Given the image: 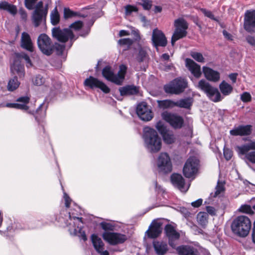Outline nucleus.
Wrapping results in <instances>:
<instances>
[{"instance_id":"nucleus-1","label":"nucleus","mask_w":255,"mask_h":255,"mask_svg":"<svg viewBox=\"0 0 255 255\" xmlns=\"http://www.w3.org/2000/svg\"><path fill=\"white\" fill-rule=\"evenodd\" d=\"M143 138L146 147L151 152H157L161 148V139L156 131L149 127L143 129Z\"/></svg>"},{"instance_id":"nucleus-2","label":"nucleus","mask_w":255,"mask_h":255,"mask_svg":"<svg viewBox=\"0 0 255 255\" xmlns=\"http://www.w3.org/2000/svg\"><path fill=\"white\" fill-rule=\"evenodd\" d=\"M251 228V222L245 216H240L234 220L231 225L233 232L240 237L247 236Z\"/></svg>"},{"instance_id":"nucleus-3","label":"nucleus","mask_w":255,"mask_h":255,"mask_svg":"<svg viewBox=\"0 0 255 255\" xmlns=\"http://www.w3.org/2000/svg\"><path fill=\"white\" fill-rule=\"evenodd\" d=\"M187 87V80L184 78L178 77L165 85L163 89L167 94L180 95L184 92Z\"/></svg>"},{"instance_id":"nucleus-4","label":"nucleus","mask_w":255,"mask_h":255,"mask_svg":"<svg viewBox=\"0 0 255 255\" xmlns=\"http://www.w3.org/2000/svg\"><path fill=\"white\" fill-rule=\"evenodd\" d=\"M127 69V67L125 65H122L120 66V70L118 74L116 75L112 71L111 67L107 66L103 69L102 75L107 80L120 85L125 79Z\"/></svg>"},{"instance_id":"nucleus-5","label":"nucleus","mask_w":255,"mask_h":255,"mask_svg":"<svg viewBox=\"0 0 255 255\" xmlns=\"http://www.w3.org/2000/svg\"><path fill=\"white\" fill-rule=\"evenodd\" d=\"M198 88L203 91L208 97L214 102H218L222 100L220 93L217 88L213 87L205 80L199 81Z\"/></svg>"},{"instance_id":"nucleus-6","label":"nucleus","mask_w":255,"mask_h":255,"mask_svg":"<svg viewBox=\"0 0 255 255\" xmlns=\"http://www.w3.org/2000/svg\"><path fill=\"white\" fill-rule=\"evenodd\" d=\"M38 48L42 54L50 56L54 51V45L51 39L46 34H40L37 40Z\"/></svg>"},{"instance_id":"nucleus-7","label":"nucleus","mask_w":255,"mask_h":255,"mask_svg":"<svg viewBox=\"0 0 255 255\" xmlns=\"http://www.w3.org/2000/svg\"><path fill=\"white\" fill-rule=\"evenodd\" d=\"M48 13V5L43 7V2L39 1L35 7L31 19L35 27H38L43 21L45 22Z\"/></svg>"},{"instance_id":"nucleus-8","label":"nucleus","mask_w":255,"mask_h":255,"mask_svg":"<svg viewBox=\"0 0 255 255\" xmlns=\"http://www.w3.org/2000/svg\"><path fill=\"white\" fill-rule=\"evenodd\" d=\"M175 31L171 38V44L174 45L175 42L184 37L187 34V29L188 24L186 21L183 18H180L174 21Z\"/></svg>"},{"instance_id":"nucleus-9","label":"nucleus","mask_w":255,"mask_h":255,"mask_svg":"<svg viewBox=\"0 0 255 255\" xmlns=\"http://www.w3.org/2000/svg\"><path fill=\"white\" fill-rule=\"evenodd\" d=\"M200 167V161L195 156H191L186 160L183 168V173L186 178H191L196 175Z\"/></svg>"},{"instance_id":"nucleus-10","label":"nucleus","mask_w":255,"mask_h":255,"mask_svg":"<svg viewBox=\"0 0 255 255\" xmlns=\"http://www.w3.org/2000/svg\"><path fill=\"white\" fill-rule=\"evenodd\" d=\"M102 236L105 241L112 246L122 244L128 239L126 235L114 232H104Z\"/></svg>"},{"instance_id":"nucleus-11","label":"nucleus","mask_w":255,"mask_h":255,"mask_svg":"<svg viewBox=\"0 0 255 255\" xmlns=\"http://www.w3.org/2000/svg\"><path fill=\"white\" fill-rule=\"evenodd\" d=\"M161 116L162 119L168 123L174 128L180 129L183 126L184 119L181 116L167 112H163Z\"/></svg>"},{"instance_id":"nucleus-12","label":"nucleus","mask_w":255,"mask_h":255,"mask_svg":"<svg viewBox=\"0 0 255 255\" xmlns=\"http://www.w3.org/2000/svg\"><path fill=\"white\" fill-rule=\"evenodd\" d=\"M52 34L53 37L63 43L73 39L74 36L72 31L68 28L61 29L59 27H54L52 30Z\"/></svg>"},{"instance_id":"nucleus-13","label":"nucleus","mask_w":255,"mask_h":255,"mask_svg":"<svg viewBox=\"0 0 255 255\" xmlns=\"http://www.w3.org/2000/svg\"><path fill=\"white\" fill-rule=\"evenodd\" d=\"M244 28L247 32L252 33L255 31V10L246 11L244 14Z\"/></svg>"},{"instance_id":"nucleus-14","label":"nucleus","mask_w":255,"mask_h":255,"mask_svg":"<svg viewBox=\"0 0 255 255\" xmlns=\"http://www.w3.org/2000/svg\"><path fill=\"white\" fill-rule=\"evenodd\" d=\"M85 86L91 89L98 88L104 93L108 94L110 92V89L102 81L93 76H90L85 79L84 82Z\"/></svg>"},{"instance_id":"nucleus-15","label":"nucleus","mask_w":255,"mask_h":255,"mask_svg":"<svg viewBox=\"0 0 255 255\" xmlns=\"http://www.w3.org/2000/svg\"><path fill=\"white\" fill-rule=\"evenodd\" d=\"M157 166L159 169L164 173L170 172L172 170V163L169 155L166 152H161L157 159Z\"/></svg>"},{"instance_id":"nucleus-16","label":"nucleus","mask_w":255,"mask_h":255,"mask_svg":"<svg viewBox=\"0 0 255 255\" xmlns=\"http://www.w3.org/2000/svg\"><path fill=\"white\" fill-rule=\"evenodd\" d=\"M153 45L158 50V47H165L167 44V40L163 32L157 28L153 30L152 34Z\"/></svg>"},{"instance_id":"nucleus-17","label":"nucleus","mask_w":255,"mask_h":255,"mask_svg":"<svg viewBox=\"0 0 255 255\" xmlns=\"http://www.w3.org/2000/svg\"><path fill=\"white\" fill-rule=\"evenodd\" d=\"M156 129L162 136L164 141L167 144H171L174 141V136L171 131H169L161 121L156 123Z\"/></svg>"},{"instance_id":"nucleus-18","label":"nucleus","mask_w":255,"mask_h":255,"mask_svg":"<svg viewBox=\"0 0 255 255\" xmlns=\"http://www.w3.org/2000/svg\"><path fill=\"white\" fill-rule=\"evenodd\" d=\"M136 112L138 116L142 121H149L153 118L151 111L145 102H142L137 105Z\"/></svg>"},{"instance_id":"nucleus-19","label":"nucleus","mask_w":255,"mask_h":255,"mask_svg":"<svg viewBox=\"0 0 255 255\" xmlns=\"http://www.w3.org/2000/svg\"><path fill=\"white\" fill-rule=\"evenodd\" d=\"M29 100L30 98L28 96L20 97L16 100V102L21 103H7L4 106L27 111L29 107L26 105L29 102Z\"/></svg>"},{"instance_id":"nucleus-20","label":"nucleus","mask_w":255,"mask_h":255,"mask_svg":"<svg viewBox=\"0 0 255 255\" xmlns=\"http://www.w3.org/2000/svg\"><path fill=\"white\" fill-rule=\"evenodd\" d=\"M185 66L195 77L199 78L201 77L202 75L201 67L193 60L186 58L185 59Z\"/></svg>"},{"instance_id":"nucleus-21","label":"nucleus","mask_w":255,"mask_h":255,"mask_svg":"<svg viewBox=\"0 0 255 255\" xmlns=\"http://www.w3.org/2000/svg\"><path fill=\"white\" fill-rule=\"evenodd\" d=\"M72 219L74 220V225H77V227L74 229L73 232L71 231V233L75 236H78L83 241H86L87 238L85 231L82 228V224H83L82 218L73 217Z\"/></svg>"},{"instance_id":"nucleus-22","label":"nucleus","mask_w":255,"mask_h":255,"mask_svg":"<svg viewBox=\"0 0 255 255\" xmlns=\"http://www.w3.org/2000/svg\"><path fill=\"white\" fill-rule=\"evenodd\" d=\"M252 126L251 125L239 126L230 131L231 135L233 136H247L251 134Z\"/></svg>"},{"instance_id":"nucleus-23","label":"nucleus","mask_w":255,"mask_h":255,"mask_svg":"<svg viewBox=\"0 0 255 255\" xmlns=\"http://www.w3.org/2000/svg\"><path fill=\"white\" fill-rule=\"evenodd\" d=\"M172 183L182 192H186L188 188L185 187V180L181 175L179 174H173L171 176Z\"/></svg>"},{"instance_id":"nucleus-24","label":"nucleus","mask_w":255,"mask_h":255,"mask_svg":"<svg viewBox=\"0 0 255 255\" xmlns=\"http://www.w3.org/2000/svg\"><path fill=\"white\" fill-rule=\"evenodd\" d=\"M161 232V224L155 222L152 223L149 229L146 231V234L149 238L154 239L158 237Z\"/></svg>"},{"instance_id":"nucleus-25","label":"nucleus","mask_w":255,"mask_h":255,"mask_svg":"<svg viewBox=\"0 0 255 255\" xmlns=\"http://www.w3.org/2000/svg\"><path fill=\"white\" fill-rule=\"evenodd\" d=\"M21 47L30 52L34 51V45L31 37L28 33L23 32L21 34L20 39Z\"/></svg>"},{"instance_id":"nucleus-26","label":"nucleus","mask_w":255,"mask_h":255,"mask_svg":"<svg viewBox=\"0 0 255 255\" xmlns=\"http://www.w3.org/2000/svg\"><path fill=\"white\" fill-rule=\"evenodd\" d=\"M203 72L205 77L209 81L217 82L220 79V73L209 67L204 66Z\"/></svg>"},{"instance_id":"nucleus-27","label":"nucleus","mask_w":255,"mask_h":255,"mask_svg":"<svg viewBox=\"0 0 255 255\" xmlns=\"http://www.w3.org/2000/svg\"><path fill=\"white\" fill-rule=\"evenodd\" d=\"M120 95L122 96L137 95L139 92V88L134 85H127L119 88Z\"/></svg>"},{"instance_id":"nucleus-28","label":"nucleus","mask_w":255,"mask_h":255,"mask_svg":"<svg viewBox=\"0 0 255 255\" xmlns=\"http://www.w3.org/2000/svg\"><path fill=\"white\" fill-rule=\"evenodd\" d=\"M153 247L157 255H164L168 250L167 244L162 241H153Z\"/></svg>"},{"instance_id":"nucleus-29","label":"nucleus","mask_w":255,"mask_h":255,"mask_svg":"<svg viewBox=\"0 0 255 255\" xmlns=\"http://www.w3.org/2000/svg\"><path fill=\"white\" fill-rule=\"evenodd\" d=\"M91 239L94 248L97 253H101L104 250L105 244L101 238L97 235L92 234Z\"/></svg>"},{"instance_id":"nucleus-30","label":"nucleus","mask_w":255,"mask_h":255,"mask_svg":"<svg viewBox=\"0 0 255 255\" xmlns=\"http://www.w3.org/2000/svg\"><path fill=\"white\" fill-rule=\"evenodd\" d=\"M165 232L169 240H178L180 238V234L170 224H167L165 226Z\"/></svg>"},{"instance_id":"nucleus-31","label":"nucleus","mask_w":255,"mask_h":255,"mask_svg":"<svg viewBox=\"0 0 255 255\" xmlns=\"http://www.w3.org/2000/svg\"><path fill=\"white\" fill-rule=\"evenodd\" d=\"M11 71L13 74H17L20 78L24 76L25 72L23 65L18 63L16 61H15L11 66Z\"/></svg>"},{"instance_id":"nucleus-32","label":"nucleus","mask_w":255,"mask_h":255,"mask_svg":"<svg viewBox=\"0 0 255 255\" xmlns=\"http://www.w3.org/2000/svg\"><path fill=\"white\" fill-rule=\"evenodd\" d=\"M0 10H6L13 15H15L17 12L15 5L10 4L5 1L0 2Z\"/></svg>"},{"instance_id":"nucleus-33","label":"nucleus","mask_w":255,"mask_h":255,"mask_svg":"<svg viewBox=\"0 0 255 255\" xmlns=\"http://www.w3.org/2000/svg\"><path fill=\"white\" fill-rule=\"evenodd\" d=\"M179 255H196L193 248L188 246H182L176 248Z\"/></svg>"},{"instance_id":"nucleus-34","label":"nucleus","mask_w":255,"mask_h":255,"mask_svg":"<svg viewBox=\"0 0 255 255\" xmlns=\"http://www.w3.org/2000/svg\"><path fill=\"white\" fill-rule=\"evenodd\" d=\"M158 107L163 109H171L175 107V102L171 100H158L157 101Z\"/></svg>"},{"instance_id":"nucleus-35","label":"nucleus","mask_w":255,"mask_h":255,"mask_svg":"<svg viewBox=\"0 0 255 255\" xmlns=\"http://www.w3.org/2000/svg\"><path fill=\"white\" fill-rule=\"evenodd\" d=\"M175 107L181 108L189 109L192 106V100L191 98H189L182 99L175 102Z\"/></svg>"},{"instance_id":"nucleus-36","label":"nucleus","mask_w":255,"mask_h":255,"mask_svg":"<svg viewBox=\"0 0 255 255\" xmlns=\"http://www.w3.org/2000/svg\"><path fill=\"white\" fill-rule=\"evenodd\" d=\"M219 88L221 92L224 96L230 95L233 90V87L224 81L220 84Z\"/></svg>"},{"instance_id":"nucleus-37","label":"nucleus","mask_w":255,"mask_h":255,"mask_svg":"<svg viewBox=\"0 0 255 255\" xmlns=\"http://www.w3.org/2000/svg\"><path fill=\"white\" fill-rule=\"evenodd\" d=\"M75 16L85 17L84 15H81L80 13L73 11L69 8H64V18L68 19Z\"/></svg>"},{"instance_id":"nucleus-38","label":"nucleus","mask_w":255,"mask_h":255,"mask_svg":"<svg viewBox=\"0 0 255 255\" xmlns=\"http://www.w3.org/2000/svg\"><path fill=\"white\" fill-rule=\"evenodd\" d=\"M51 22L53 25H57L60 21V15L56 7L50 14Z\"/></svg>"},{"instance_id":"nucleus-39","label":"nucleus","mask_w":255,"mask_h":255,"mask_svg":"<svg viewBox=\"0 0 255 255\" xmlns=\"http://www.w3.org/2000/svg\"><path fill=\"white\" fill-rule=\"evenodd\" d=\"M19 84L20 83L18 81L17 77L14 76L13 78L9 80L7 85V89L9 91H13L18 87Z\"/></svg>"},{"instance_id":"nucleus-40","label":"nucleus","mask_w":255,"mask_h":255,"mask_svg":"<svg viewBox=\"0 0 255 255\" xmlns=\"http://www.w3.org/2000/svg\"><path fill=\"white\" fill-rule=\"evenodd\" d=\"M208 214L205 212H199L197 216V221L200 225L204 226L208 222Z\"/></svg>"},{"instance_id":"nucleus-41","label":"nucleus","mask_w":255,"mask_h":255,"mask_svg":"<svg viewBox=\"0 0 255 255\" xmlns=\"http://www.w3.org/2000/svg\"><path fill=\"white\" fill-rule=\"evenodd\" d=\"M100 225L105 232H113L115 229V225L111 223L102 222Z\"/></svg>"},{"instance_id":"nucleus-42","label":"nucleus","mask_w":255,"mask_h":255,"mask_svg":"<svg viewBox=\"0 0 255 255\" xmlns=\"http://www.w3.org/2000/svg\"><path fill=\"white\" fill-rule=\"evenodd\" d=\"M215 192L214 193H211V196L213 198H215L223 193L225 190L224 185L220 182H218V184L215 188Z\"/></svg>"},{"instance_id":"nucleus-43","label":"nucleus","mask_w":255,"mask_h":255,"mask_svg":"<svg viewBox=\"0 0 255 255\" xmlns=\"http://www.w3.org/2000/svg\"><path fill=\"white\" fill-rule=\"evenodd\" d=\"M190 56L196 61L200 63H204L205 58L202 53L198 52L191 51Z\"/></svg>"},{"instance_id":"nucleus-44","label":"nucleus","mask_w":255,"mask_h":255,"mask_svg":"<svg viewBox=\"0 0 255 255\" xmlns=\"http://www.w3.org/2000/svg\"><path fill=\"white\" fill-rule=\"evenodd\" d=\"M133 43L134 40L128 38L120 39L118 41L119 45L122 46H126L128 48H129Z\"/></svg>"},{"instance_id":"nucleus-45","label":"nucleus","mask_w":255,"mask_h":255,"mask_svg":"<svg viewBox=\"0 0 255 255\" xmlns=\"http://www.w3.org/2000/svg\"><path fill=\"white\" fill-rule=\"evenodd\" d=\"M235 149L239 154L241 155H246L247 153L250 150L248 143L241 146H237Z\"/></svg>"},{"instance_id":"nucleus-46","label":"nucleus","mask_w":255,"mask_h":255,"mask_svg":"<svg viewBox=\"0 0 255 255\" xmlns=\"http://www.w3.org/2000/svg\"><path fill=\"white\" fill-rule=\"evenodd\" d=\"M17 57L20 59H24L26 63V66L29 67L32 66V64L28 55L25 53H21L17 55Z\"/></svg>"},{"instance_id":"nucleus-47","label":"nucleus","mask_w":255,"mask_h":255,"mask_svg":"<svg viewBox=\"0 0 255 255\" xmlns=\"http://www.w3.org/2000/svg\"><path fill=\"white\" fill-rule=\"evenodd\" d=\"M201 11L204 14L205 16L216 21H218V19L214 16L211 11L207 10L205 8H201Z\"/></svg>"},{"instance_id":"nucleus-48","label":"nucleus","mask_w":255,"mask_h":255,"mask_svg":"<svg viewBox=\"0 0 255 255\" xmlns=\"http://www.w3.org/2000/svg\"><path fill=\"white\" fill-rule=\"evenodd\" d=\"M146 52L143 50H140L136 58L138 62L141 63L143 62L146 57Z\"/></svg>"},{"instance_id":"nucleus-49","label":"nucleus","mask_w":255,"mask_h":255,"mask_svg":"<svg viewBox=\"0 0 255 255\" xmlns=\"http://www.w3.org/2000/svg\"><path fill=\"white\" fill-rule=\"evenodd\" d=\"M240 210L242 212L250 215H252L254 213L252 210L251 206L247 205H242L240 207Z\"/></svg>"},{"instance_id":"nucleus-50","label":"nucleus","mask_w":255,"mask_h":255,"mask_svg":"<svg viewBox=\"0 0 255 255\" xmlns=\"http://www.w3.org/2000/svg\"><path fill=\"white\" fill-rule=\"evenodd\" d=\"M137 11L138 9L135 6L128 4L125 6V13L127 15H130L133 11L137 12Z\"/></svg>"},{"instance_id":"nucleus-51","label":"nucleus","mask_w":255,"mask_h":255,"mask_svg":"<svg viewBox=\"0 0 255 255\" xmlns=\"http://www.w3.org/2000/svg\"><path fill=\"white\" fill-rule=\"evenodd\" d=\"M54 50H56L57 55H61L65 49V45L57 43H54Z\"/></svg>"},{"instance_id":"nucleus-52","label":"nucleus","mask_w":255,"mask_h":255,"mask_svg":"<svg viewBox=\"0 0 255 255\" xmlns=\"http://www.w3.org/2000/svg\"><path fill=\"white\" fill-rule=\"evenodd\" d=\"M83 25V23L82 21L78 20L74 22V23H72L70 26L69 28L71 29H73L75 30H80Z\"/></svg>"},{"instance_id":"nucleus-53","label":"nucleus","mask_w":255,"mask_h":255,"mask_svg":"<svg viewBox=\"0 0 255 255\" xmlns=\"http://www.w3.org/2000/svg\"><path fill=\"white\" fill-rule=\"evenodd\" d=\"M33 84L36 86H41L44 82V79L41 75L36 76L33 80Z\"/></svg>"},{"instance_id":"nucleus-54","label":"nucleus","mask_w":255,"mask_h":255,"mask_svg":"<svg viewBox=\"0 0 255 255\" xmlns=\"http://www.w3.org/2000/svg\"><path fill=\"white\" fill-rule=\"evenodd\" d=\"M37 0H24L25 7L29 10L33 9L35 3Z\"/></svg>"},{"instance_id":"nucleus-55","label":"nucleus","mask_w":255,"mask_h":255,"mask_svg":"<svg viewBox=\"0 0 255 255\" xmlns=\"http://www.w3.org/2000/svg\"><path fill=\"white\" fill-rule=\"evenodd\" d=\"M241 100L245 103L249 102L252 100V97L248 92H244L241 95Z\"/></svg>"},{"instance_id":"nucleus-56","label":"nucleus","mask_w":255,"mask_h":255,"mask_svg":"<svg viewBox=\"0 0 255 255\" xmlns=\"http://www.w3.org/2000/svg\"><path fill=\"white\" fill-rule=\"evenodd\" d=\"M145 10H149L151 8V1L149 0H142V3H140Z\"/></svg>"},{"instance_id":"nucleus-57","label":"nucleus","mask_w":255,"mask_h":255,"mask_svg":"<svg viewBox=\"0 0 255 255\" xmlns=\"http://www.w3.org/2000/svg\"><path fill=\"white\" fill-rule=\"evenodd\" d=\"M246 158L252 163H255V151H252L246 155Z\"/></svg>"},{"instance_id":"nucleus-58","label":"nucleus","mask_w":255,"mask_h":255,"mask_svg":"<svg viewBox=\"0 0 255 255\" xmlns=\"http://www.w3.org/2000/svg\"><path fill=\"white\" fill-rule=\"evenodd\" d=\"M224 155L225 158L227 160H229L231 159L233 156V153L231 150L229 149H226L224 150Z\"/></svg>"},{"instance_id":"nucleus-59","label":"nucleus","mask_w":255,"mask_h":255,"mask_svg":"<svg viewBox=\"0 0 255 255\" xmlns=\"http://www.w3.org/2000/svg\"><path fill=\"white\" fill-rule=\"evenodd\" d=\"M206 210L207 213L212 216H215L216 214V210L213 207L207 206Z\"/></svg>"},{"instance_id":"nucleus-60","label":"nucleus","mask_w":255,"mask_h":255,"mask_svg":"<svg viewBox=\"0 0 255 255\" xmlns=\"http://www.w3.org/2000/svg\"><path fill=\"white\" fill-rule=\"evenodd\" d=\"M203 200L202 199H199L193 202L191 205L193 207L198 208L200 207L202 204Z\"/></svg>"},{"instance_id":"nucleus-61","label":"nucleus","mask_w":255,"mask_h":255,"mask_svg":"<svg viewBox=\"0 0 255 255\" xmlns=\"http://www.w3.org/2000/svg\"><path fill=\"white\" fill-rule=\"evenodd\" d=\"M131 33L134 36V40H133L134 42L135 41H138L140 39V37L138 30H133L131 31Z\"/></svg>"},{"instance_id":"nucleus-62","label":"nucleus","mask_w":255,"mask_h":255,"mask_svg":"<svg viewBox=\"0 0 255 255\" xmlns=\"http://www.w3.org/2000/svg\"><path fill=\"white\" fill-rule=\"evenodd\" d=\"M247 41L251 45H255V39L253 36H248L246 38Z\"/></svg>"},{"instance_id":"nucleus-63","label":"nucleus","mask_w":255,"mask_h":255,"mask_svg":"<svg viewBox=\"0 0 255 255\" xmlns=\"http://www.w3.org/2000/svg\"><path fill=\"white\" fill-rule=\"evenodd\" d=\"M174 68V66L173 64L171 63L170 64H165L164 65V67L163 68V69L164 71H168L169 70H172Z\"/></svg>"},{"instance_id":"nucleus-64","label":"nucleus","mask_w":255,"mask_h":255,"mask_svg":"<svg viewBox=\"0 0 255 255\" xmlns=\"http://www.w3.org/2000/svg\"><path fill=\"white\" fill-rule=\"evenodd\" d=\"M129 35V32L128 31L125 30H121L119 32V35L120 37H123L124 36H127Z\"/></svg>"}]
</instances>
